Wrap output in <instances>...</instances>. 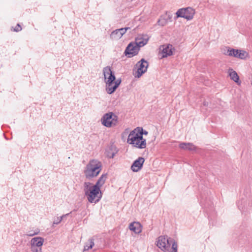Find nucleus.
<instances>
[{"mask_svg": "<svg viewBox=\"0 0 252 252\" xmlns=\"http://www.w3.org/2000/svg\"><path fill=\"white\" fill-rule=\"evenodd\" d=\"M44 242V239L41 237H36L32 238L31 240V245L32 247H36L41 248Z\"/></svg>", "mask_w": 252, "mask_h": 252, "instance_id": "dca6fc26", "label": "nucleus"}, {"mask_svg": "<svg viewBox=\"0 0 252 252\" xmlns=\"http://www.w3.org/2000/svg\"><path fill=\"white\" fill-rule=\"evenodd\" d=\"M63 220V217H57L53 221V226H54V224H59L61 221Z\"/></svg>", "mask_w": 252, "mask_h": 252, "instance_id": "cd10ccee", "label": "nucleus"}, {"mask_svg": "<svg viewBox=\"0 0 252 252\" xmlns=\"http://www.w3.org/2000/svg\"><path fill=\"white\" fill-rule=\"evenodd\" d=\"M94 245V239L93 237L89 239L88 242L85 243L84 247V251H88L90 249H92Z\"/></svg>", "mask_w": 252, "mask_h": 252, "instance_id": "412c9836", "label": "nucleus"}, {"mask_svg": "<svg viewBox=\"0 0 252 252\" xmlns=\"http://www.w3.org/2000/svg\"><path fill=\"white\" fill-rule=\"evenodd\" d=\"M132 146L136 148L144 149L146 147V140L143 137H142V138L137 140Z\"/></svg>", "mask_w": 252, "mask_h": 252, "instance_id": "a211bd4d", "label": "nucleus"}, {"mask_svg": "<svg viewBox=\"0 0 252 252\" xmlns=\"http://www.w3.org/2000/svg\"><path fill=\"white\" fill-rule=\"evenodd\" d=\"M117 151L116 147L114 145L112 144L105 150V154L108 158H113L117 153Z\"/></svg>", "mask_w": 252, "mask_h": 252, "instance_id": "4468645a", "label": "nucleus"}, {"mask_svg": "<svg viewBox=\"0 0 252 252\" xmlns=\"http://www.w3.org/2000/svg\"><path fill=\"white\" fill-rule=\"evenodd\" d=\"M135 129L136 130H137L138 133H139V135L141 136V138L143 137V135H146L148 133V132L147 131L144 130L143 128L141 127H137Z\"/></svg>", "mask_w": 252, "mask_h": 252, "instance_id": "393cba45", "label": "nucleus"}, {"mask_svg": "<svg viewBox=\"0 0 252 252\" xmlns=\"http://www.w3.org/2000/svg\"><path fill=\"white\" fill-rule=\"evenodd\" d=\"M102 163L97 159H93L87 164L84 173L86 179L91 180L97 176L102 170Z\"/></svg>", "mask_w": 252, "mask_h": 252, "instance_id": "7ed1b4c3", "label": "nucleus"}, {"mask_svg": "<svg viewBox=\"0 0 252 252\" xmlns=\"http://www.w3.org/2000/svg\"><path fill=\"white\" fill-rule=\"evenodd\" d=\"M164 15L165 16H166V19L168 21V22L172 21V15L170 13L166 11L165 14Z\"/></svg>", "mask_w": 252, "mask_h": 252, "instance_id": "bb28decb", "label": "nucleus"}, {"mask_svg": "<svg viewBox=\"0 0 252 252\" xmlns=\"http://www.w3.org/2000/svg\"><path fill=\"white\" fill-rule=\"evenodd\" d=\"M204 105H207L206 103L204 102Z\"/></svg>", "mask_w": 252, "mask_h": 252, "instance_id": "72a5a7b5", "label": "nucleus"}, {"mask_svg": "<svg viewBox=\"0 0 252 252\" xmlns=\"http://www.w3.org/2000/svg\"><path fill=\"white\" fill-rule=\"evenodd\" d=\"M110 37L112 39L118 40L122 37V34L119 32L118 29H117L111 32Z\"/></svg>", "mask_w": 252, "mask_h": 252, "instance_id": "5701e85b", "label": "nucleus"}, {"mask_svg": "<svg viewBox=\"0 0 252 252\" xmlns=\"http://www.w3.org/2000/svg\"><path fill=\"white\" fill-rule=\"evenodd\" d=\"M195 13V10L191 7L180 8L176 12L174 19L177 20L178 18H184L187 20H191L193 19Z\"/></svg>", "mask_w": 252, "mask_h": 252, "instance_id": "39448f33", "label": "nucleus"}, {"mask_svg": "<svg viewBox=\"0 0 252 252\" xmlns=\"http://www.w3.org/2000/svg\"><path fill=\"white\" fill-rule=\"evenodd\" d=\"M39 232V230H37L36 232H34L33 233H31L30 232L28 235L29 236H33L35 235H36Z\"/></svg>", "mask_w": 252, "mask_h": 252, "instance_id": "7c9ffc66", "label": "nucleus"}, {"mask_svg": "<svg viewBox=\"0 0 252 252\" xmlns=\"http://www.w3.org/2000/svg\"><path fill=\"white\" fill-rule=\"evenodd\" d=\"M140 48L134 42H131L126 47L124 54L128 58H131L138 54Z\"/></svg>", "mask_w": 252, "mask_h": 252, "instance_id": "1a4fd4ad", "label": "nucleus"}, {"mask_svg": "<svg viewBox=\"0 0 252 252\" xmlns=\"http://www.w3.org/2000/svg\"><path fill=\"white\" fill-rule=\"evenodd\" d=\"M171 238L167 236H160L158 237L157 246L162 251H168L171 246Z\"/></svg>", "mask_w": 252, "mask_h": 252, "instance_id": "0eeeda50", "label": "nucleus"}, {"mask_svg": "<svg viewBox=\"0 0 252 252\" xmlns=\"http://www.w3.org/2000/svg\"><path fill=\"white\" fill-rule=\"evenodd\" d=\"M129 229L136 234H139L142 231V226L139 222H133L130 223Z\"/></svg>", "mask_w": 252, "mask_h": 252, "instance_id": "2eb2a0df", "label": "nucleus"}, {"mask_svg": "<svg viewBox=\"0 0 252 252\" xmlns=\"http://www.w3.org/2000/svg\"><path fill=\"white\" fill-rule=\"evenodd\" d=\"M171 245H172L171 249L170 250V249H169L168 251H166V252H177V248H178V245L177 243L173 239H171Z\"/></svg>", "mask_w": 252, "mask_h": 252, "instance_id": "b1692460", "label": "nucleus"}, {"mask_svg": "<svg viewBox=\"0 0 252 252\" xmlns=\"http://www.w3.org/2000/svg\"><path fill=\"white\" fill-rule=\"evenodd\" d=\"M228 73L229 76H230V78L231 80L237 84H240L239 77L235 71L233 70L232 68H229L228 69Z\"/></svg>", "mask_w": 252, "mask_h": 252, "instance_id": "6ab92c4d", "label": "nucleus"}, {"mask_svg": "<svg viewBox=\"0 0 252 252\" xmlns=\"http://www.w3.org/2000/svg\"><path fill=\"white\" fill-rule=\"evenodd\" d=\"M179 148L187 150L190 151H195L196 150V147L191 143H181L179 144Z\"/></svg>", "mask_w": 252, "mask_h": 252, "instance_id": "f3484780", "label": "nucleus"}, {"mask_svg": "<svg viewBox=\"0 0 252 252\" xmlns=\"http://www.w3.org/2000/svg\"><path fill=\"white\" fill-rule=\"evenodd\" d=\"M22 30V27L19 24H17L16 26L14 31L16 32H20Z\"/></svg>", "mask_w": 252, "mask_h": 252, "instance_id": "c756f323", "label": "nucleus"}, {"mask_svg": "<svg viewBox=\"0 0 252 252\" xmlns=\"http://www.w3.org/2000/svg\"><path fill=\"white\" fill-rule=\"evenodd\" d=\"M168 22V21L166 19V16H165L164 15H161L158 19L157 23L159 26L163 27L165 25H166Z\"/></svg>", "mask_w": 252, "mask_h": 252, "instance_id": "4be33fe9", "label": "nucleus"}, {"mask_svg": "<svg viewBox=\"0 0 252 252\" xmlns=\"http://www.w3.org/2000/svg\"><path fill=\"white\" fill-rule=\"evenodd\" d=\"M227 52L224 54L230 57H234L240 59H245L248 56V53L242 50L235 49L227 47Z\"/></svg>", "mask_w": 252, "mask_h": 252, "instance_id": "6e6552de", "label": "nucleus"}, {"mask_svg": "<svg viewBox=\"0 0 252 252\" xmlns=\"http://www.w3.org/2000/svg\"><path fill=\"white\" fill-rule=\"evenodd\" d=\"M118 117L113 112H108L103 115L101 119V124L107 127L115 126L118 123Z\"/></svg>", "mask_w": 252, "mask_h": 252, "instance_id": "423d86ee", "label": "nucleus"}, {"mask_svg": "<svg viewBox=\"0 0 252 252\" xmlns=\"http://www.w3.org/2000/svg\"><path fill=\"white\" fill-rule=\"evenodd\" d=\"M149 40V38L146 35H138L134 42L139 48L144 46L146 45Z\"/></svg>", "mask_w": 252, "mask_h": 252, "instance_id": "ddd939ff", "label": "nucleus"}, {"mask_svg": "<svg viewBox=\"0 0 252 252\" xmlns=\"http://www.w3.org/2000/svg\"><path fill=\"white\" fill-rule=\"evenodd\" d=\"M31 250L33 252H42V249L41 248H38L36 247H32L31 246Z\"/></svg>", "mask_w": 252, "mask_h": 252, "instance_id": "c85d7f7f", "label": "nucleus"}, {"mask_svg": "<svg viewBox=\"0 0 252 252\" xmlns=\"http://www.w3.org/2000/svg\"><path fill=\"white\" fill-rule=\"evenodd\" d=\"M107 177V174H103L99 178L94 186L100 189V188L104 185Z\"/></svg>", "mask_w": 252, "mask_h": 252, "instance_id": "aec40b11", "label": "nucleus"}, {"mask_svg": "<svg viewBox=\"0 0 252 252\" xmlns=\"http://www.w3.org/2000/svg\"><path fill=\"white\" fill-rule=\"evenodd\" d=\"M103 73L106 83V91L109 94H112L121 84L122 80L121 78L116 80L115 73L110 66L104 67Z\"/></svg>", "mask_w": 252, "mask_h": 252, "instance_id": "f257e3e1", "label": "nucleus"}, {"mask_svg": "<svg viewBox=\"0 0 252 252\" xmlns=\"http://www.w3.org/2000/svg\"><path fill=\"white\" fill-rule=\"evenodd\" d=\"M159 50L161 51V58H165L172 55L175 49L172 44H168L160 46Z\"/></svg>", "mask_w": 252, "mask_h": 252, "instance_id": "9d476101", "label": "nucleus"}, {"mask_svg": "<svg viewBox=\"0 0 252 252\" xmlns=\"http://www.w3.org/2000/svg\"><path fill=\"white\" fill-rule=\"evenodd\" d=\"M204 207L207 208V205L206 204H204Z\"/></svg>", "mask_w": 252, "mask_h": 252, "instance_id": "473e14b6", "label": "nucleus"}, {"mask_svg": "<svg viewBox=\"0 0 252 252\" xmlns=\"http://www.w3.org/2000/svg\"><path fill=\"white\" fill-rule=\"evenodd\" d=\"M149 63L145 59L142 58L137 62L133 69V75L135 78H140L147 70Z\"/></svg>", "mask_w": 252, "mask_h": 252, "instance_id": "20e7f679", "label": "nucleus"}, {"mask_svg": "<svg viewBox=\"0 0 252 252\" xmlns=\"http://www.w3.org/2000/svg\"><path fill=\"white\" fill-rule=\"evenodd\" d=\"M72 212H70L69 213L66 214L65 215H63L61 217H63V220L64 219V218L66 217V216H68Z\"/></svg>", "mask_w": 252, "mask_h": 252, "instance_id": "2f4dec72", "label": "nucleus"}, {"mask_svg": "<svg viewBox=\"0 0 252 252\" xmlns=\"http://www.w3.org/2000/svg\"><path fill=\"white\" fill-rule=\"evenodd\" d=\"M138 133L137 130L135 128L134 130L131 131L128 136L127 142L131 145H134L135 142L139 138H142Z\"/></svg>", "mask_w": 252, "mask_h": 252, "instance_id": "f8f14e48", "label": "nucleus"}, {"mask_svg": "<svg viewBox=\"0 0 252 252\" xmlns=\"http://www.w3.org/2000/svg\"><path fill=\"white\" fill-rule=\"evenodd\" d=\"M128 29H130L129 27H126L124 28L119 29V32L121 33L122 36L126 32Z\"/></svg>", "mask_w": 252, "mask_h": 252, "instance_id": "a878e982", "label": "nucleus"}, {"mask_svg": "<svg viewBox=\"0 0 252 252\" xmlns=\"http://www.w3.org/2000/svg\"><path fill=\"white\" fill-rule=\"evenodd\" d=\"M145 162V159L143 157H139L135 160L131 166V169L133 172H137L140 171L143 167Z\"/></svg>", "mask_w": 252, "mask_h": 252, "instance_id": "9b49d317", "label": "nucleus"}, {"mask_svg": "<svg viewBox=\"0 0 252 252\" xmlns=\"http://www.w3.org/2000/svg\"><path fill=\"white\" fill-rule=\"evenodd\" d=\"M83 187L85 195L90 203H96L99 201L102 196V192L99 188L93 185L89 182H85Z\"/></svg>", "mask_w": 252, "mask_h": 252, "instance_id": "f03ea898", "label": "nucleus"}]
</instances>
